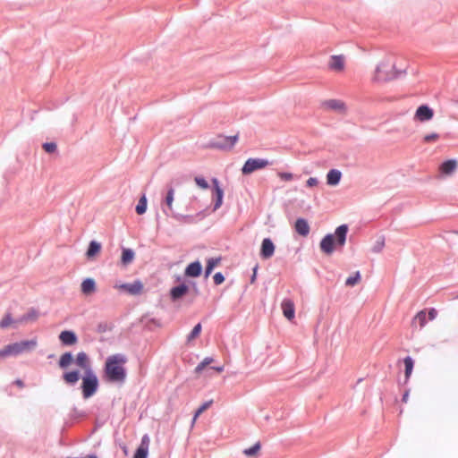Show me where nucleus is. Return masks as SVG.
I'll return each instance as SVG.
<instances>
[{
	"mask_svg": "<svg viewBox=\"0 0 458 458\" xmlns=\"http://www.w3.org/2000/svg\"><path fill=\"white\" fill-rule=\"evenodd\" d=\"M61 378L68 386H75L81 380L80 390L84 400L90 399L99 390L100 381L95 370L81 373V369H72L64 371Z\"/></svg>",
	"mask_w": 458,
	"mask_h": 458,
	"instance_id": "f257e3e1",
	"label": "nucleus"
},
{
	"mask_svg": "<svg viewBox=\"0 0 458 458\" xmlns=\"http://www.w3.org/2000/svg\"><path fill=\"white\" fill-rule=\"evenodd\" d=\"M128 359L125 354L115 353L108 356L104 363L102 378L106 383L123 385L127 377L125 364Z\"/></svg>",
	"mask_w": 458,
	"mask_h": 458,
	"instance_id": "f03ea898",
	"label": "nucleus"
},
{
	"mask_svg": "<svg viewBox=\"0 0 458 458\" xmlns=\"http://www.w3.org/2000/svg\"><path fill=\"white\" fill-rule=\"evenodd\" d=\"M349 225L342 224L333 233H326L319 242V250L326 256H332L335 251L343 250L346 244Z\"/></svg>",
	"mask_w": 458,
	"mask_h": 458,
	"instance_id": "7ed1b4c3",
	"label": "nucleus"
},
{
	"mask_svg": "<svg viewBox=\"0 0 458 458\" xmlns=\"http://www.w3.org/2000/svg\"><path fill=\"white\" fill-rule=\"evenodd\" d=\"M189 279L181 275L174 276V284L169 289L168 296L172 302L181 301L185 296L190 294Z\"/></svg>",
	"mask_w": 458,
	"mask_h": 458,
	"instance_id": "20e7f679",
	"label": "nucleus"
},
{
	"mask_svg": "<svg viewBox=\"0 0 458 458\" xmlns=\"http://www.w3.org/2000/svg\"><path fill=\"white\" fill-rule=\"evenodd\" d=\"M238 140L239 133L230 136L218 134L216 137L208 140V147L214 149L230 150L234 147Z\"/></svg>",
	"mask_w": 458,
	"mask_h": 458,
	"instance_id": "39448f33",
	"label": "nucleus"
},
{
	"mask_svg": "<svg viewBox=\"0 0 458 458\" xmlns=\"http://www.w3.org/2000/svg\"><path fill=\"white\" fill-rule=\"evenodd\" d=\"M388 67V63L381 62L378 64L375 69L374 81H388L391 80L398 79L402 74L406 73L405 69H397L394 64L391 65V73H387L386 75L381 76L380 72L383 71V68Z\"/></svg>",
	"mask_w": 458,
	"mask_h": 458,
	"instance_id": "423d86ee",
	"label": "nucleus"
},
{
	"mask_svg": "<svg viewBox=\"0 0 458 458\" xmlns=\"http://www.w3.org/2000/svg\"><path fill=\"white\" fill-rule=\"evenodd\" d=\"M271 165V161L267 158L249 157L241 168L243 175H250L252 173L261 170Z\"/></svg>",
	"mask_w": 458,
	"mask_h": 458,
	"instance_id": "0eeeda50",
	"label": "nucleus"
},
{
	"mask_svg": "<svg viewBox=\"0 0 458 458\" xmlns=\"http://www.w3.org/2000/svg\"><path fill=\"white\" fill-rule=\"evenodd\" d=\"M213 211L220 208L224 202L225 190L216 177L211 178Z\"/></svg>",
	"mask_w": 458,
	"mask_h": 458,
	"instance_id": "6e6552de",
	"label": "nucleus"
},
{
	"mask_svg": "<svg viewBox=\"0 0 458 458\" xmlns=\"http://www.w3.org/2000/svg\"><path fill=\"white\" fill-rule=\"evenodd\" d=\"M114 288L118 289L120 292L126 293L129 295L137 296L142 293L144 284L140 279H136L131 283L116 284Z\"/></svg>",
	"mask_w": 458,
	"mask_h": 458,
	"instance_id": "1a4fd4ad",
	"label": "nucleus"
},
{
	"mask_svg": "<svg viewBox=\"0 0 458 458\" xmlns=\"http://www.w3.org/2000/svg\"><path fill=\"white\" fill-rule=\"evenodd\" d=\"M203 273V266L199 259H195L185 267L182 276L186 279H196Z\"/></svg>",
	"mask_w": 458,
	"mask_h": 458,
	"instance_id": "9d476101",
	"label": "nucleus"
},
{
	"mask_svg": "<svg viewBox=\"0 0 458 458\" xmlns=\"http://www.w3.org/2000/svg\"><path fill=\"white\" fill-rule=\"evenodd\" d=\"M435 111L428 104L420 105L414 114L413 120L426 123L433 119Z\"/></svg>",
	"mask_w": 458,
	"mask_h": 458,
	"instance_id": "9b49d317",
	"label": "nucleus"
},
{
	"mask_svg": "<svg viewBox=\"0 0 458 458\" xmlns=\"http://www.w3.org/2000/svg\"><path fill=\"white\" fill-rule=\"evenodd\" d=\"M74 360V364L77 366L76 369H81V373L94 370L92 360L87 352L83 351L79 352Z\"/></svg>",
	"mask_w": 458,
	"mask_h": 458,
	"instance_id": "f8f14e48",
	"label": "nucleus"
},
{
	"mask_svg": "<svg viewBox=\"0 0 458 458\" xmlns=\"http://www.w3.org/2000/svg\"><path fill=\"white\" fill-rule=\"evenodd\" d=\"M174 200V188L173 187L172 183H169L166 185V193L165 197L162 199V211L166 216H172V212H174L173 210V202Z\"/></svg>",
	"mask_w": 458,
	"mask_h": 458,
	"instance_id": "ddd939ff",
	"label": "nucleus"
},
{
	"mask_svg": "<svg viewBox=\"0 0 458 458\" xmlns=\"http://www.w3.org/2000/svg\"><path fill=\"white\" fill-rule=\"evenodd\" d=\"M59 342L62 346L71 347L78 344L79 337L72 329H64L58 335Z\"/></svg>",
	"mask_w": 458,
	"mask_h": 458,
	"instance_id": "4468645a",
	"label": "nucleus"
},
{
	"mask_svg": "<svg viewBox=\"0 0 458 458\" xmlns=\"http://www.w3.org/2000/svg\"><path fill=\"white\" fill-rule=\"evenodd\" d=\"M276 245L273 240L270 237H266L262 240L260 249H259V257L263 260H267L272 258L275 254Z\"/></svg>",
	"mask_w": 458,
	"mask_h": 458,
	"instance_id": "2eb2a0df",
	"label": "nucleus"
},
{
	"mask_svg": "<svg viewBox=\"0 0 458 458\" xmlns=\"http://www.w3.org/2000/svg\"><path fill=\"white\" fill-rule=\"evenodd\" d=\"M458 168V161L456 158H448L444 160L438 168L441 177H447L452 175Z\"/></svg>",
	"mask_w": 458,
	"mask_h": 458,
	"instance_id": "dca6fc26",
	"label": "nucleus"
},
{
	"mask_svg": "<svg viewBox=\"0 0 458 458\" xmlns=\"http://www.w3.org/2000/svg\"><path fill=\"white\" fill-rule=\"evenodd\" d=\"M149 444L150 437L148 434H144L133 453L132 458H148Z\"/></svg>",
	"mask_w": 458,
	"mask_h": 458,
	"instance_id": "f3484780",
	"label": "nucleus"
},
{
	"mask_svg": "<svg viewBox=\"0 0 458 458\" xmlns=\"http://www.w3.org/2000/svg\"><path fill=\"white\" fill-rule=\"evenodd\" d=\"M293 229L298 235L307 237L310 232V226L308 219L301 216L297 217L293 224Z\"/></svg>",
	"mask_w": 458,
	"mask_h": 458,
	"instance_id": "a211bd4d",
	"label": "nucleus"
},
{
	"mask_svg": "<svg viewBox=\"0 0 458 458\" xmlns=\"http://www.w3.org/2000/svg\"><path fill=\"white\" fill-rule=\"evenodd\" d=\"M14 344L17 349V353L20 355L21 353L30 352L34 350L38 345V341L37 338L34 337L31 339H24L19 342H14Z\"/></svg>",
	"mask_w": 458,
	"mask_h": 458,
	"instance_id": "6ab92c4d",
	"label": "nucleus"
},
{
	"mask_svg": "<svg viewBox=\"0 0 458 458\" xmlns=\"http://www.w3.org/2000/svg\"><path fill=\"white\" fill-rule=\"evenodd\" d=\"M74 355L71 351L64 352L59 357L57 361L58 367L64 371L70 370L69 368L74 364Z\"/></svg>",
	"mask_w": 458,
	"mask_h": 458,
	"instance_id": "aec40b11",
	"label": "nucleus"
},
{
	"mask_svg": "<svg viewBox=\"0 0 458 458\" xmlns=\"http://www.w3.org/2000/svg\"><path fill=\"white\" fill-rule=\"evenodd\" d=\"M281 308L285 318L293 320L295 318V305L291 299L284 298L282 301Z\"/></svg>",
	"mask_w": 458,
	"mask_h": 458,
	"instance_id": "412c9836",
	"label": "nucleus"
},
{
	"mask_svg": "<svg viewBox=\"0 0 458 458\" xmlns=\"http://www.w3.org/2000/svg\"><path fill=\"white\" fill-rule=\"evenodd\" d=\"M121 251L120 265L126 267L133 262L135 259V251L133 249L124 246L121 247Z\"/></svg>",
	"mask_w": 458,
	"mask_h": 458,
	"instance_id": "4be33fe9",
	"label": "nucleus"
},
{
	"mask_svg": "<svg viewBox=\"0 0 458 458\" xmlns=\"http://www.w3.org/2000/svg\"><path fill=\"white\" fill-rule=\"evenodd\" d=\"M343 174L339 169L331 168L326 175L327 184L331 187H335L340 183Z\"/></svg>",
	"mask_w": 458,
	"mask_h": 458,
	"instance_id": "5701e85b",
	"label": "nucleus"
},
{
	"mask_svg": "<svg viewBox=\"0 0 458 458\" xmlns=\"http://www.w3.org/2000/svg\"><path fill=\"white\" fill-rule=\"evenodd\" d=\"M101 250H102L101 242H99L96 240H91L89 242L88 248L85 252V256H86L87 259L90 260V259H95L100 253Z\"/></svg>",
	"mask_w": 458,
	"mask_h": 458,
	"instance_id": "b1692460",
	"label": "nucleus"
},
{
	"mask_svg": "<svg viewBox=\"0 0 458 458\" xmlns=\"http://www.w3.org/2000/svg\"><path fill=\"white\" fill-rule=\"evenodd\" d=\"M403 362L404 365V381L403 384L406 385L409 382L413 372L415 360L411 356L407 355L403 359Z\"/></svg>",
	"mask_w": 458,
	"mask_h": 458,
	"instance_id": "393cba45",
	"label": "nucleus"
},
{
	"mask_svg": "<svg viewBox=\"0 0 458 458\" xmlns=\"http://www.w3.org/2000/svg\"><path fill=\"white\" fill-rule=\"evenodd\" d=\"M68 417L71 420V423L68 426L72 427V425L79 423L81 420L86 419L87 412L85 411L79 410L76 406H72L68 414Z\"/></svg>",
	"mask_w": 458,
	"mask_h": 458,
	"instance_id": "a878e982",
	"label": "nucleus"
},
{
	"mask_svg": "<svg viewBox=\"0 0 458 458\" xmlns=\"http://www.w3.org/2000/svg\"><path fill=\"white\" fill-rule=\"evenodd\" d=\"M97 291V284L94 278L86 277L81 284V292L85 295L92 294Z\"/></svg>",
	"mask_w": 458,
	"mask_h": 458,
	"instance_id": "bb28decb",
	"label": "nucleus"
},
{
	"mask_svg": "<svg viewBox=\"0 0 458 458\" xmlns=\"http://www.w3.org/2000/svg\"><path fill=\"white\" fill-rule=\"evenodd\" d=\"M323 105L331 110H335L340 113L346 111V105L344 101L339 99H328L326 100Z\"/></svg>",
	"mask_w": 458,
	"mask_h": 458,
	"instance_id": "cd10ccee",
	"label": "nucleus"
},
{
	"mask_svg": "<svg viewBox=\"0 0 458 458\" xmlns=\"http://www.w3.org/2000/svg\"><path fill=\"white\" fill-rule=\"evenodd\" d=\"M328 65L335 71L343 70L344 68V56L343 55H331Z\"/></svg>",
	"mask_w": 458,
	"mask_h": 458,
	"instance_id": "c85d7f7f",
	"label": "nucleus"
},
{
	"mask_svg": "<svg viewBox=\"0 0 458 458\" xmlns=\"http://www.w3.org/2000/svg\"><path fill=\"white\" fill-rule=\"evenodd\" d=\"M39 316V311L36 308H30L27 312L22 314L21 317L17 318L19 323H23L27 321L36 320Z\"/></svg>",
	"mask_w": 458,
	"mask_h": 458,
	"instance_id": "c756f323",
	"label": "nucleus"
},
{
	"mask_svg": "<svg viewBox=\"0 0 458 458\" xmlns=\"http://www.w3.org/2000/svg\"><path fill=\"white\" fill-rule=\"evenodd\" d=\"M428 319L427 317V309L421 310L416 313L412 318V325L419 324L420 327L422 328L426 326Z\"/></svg>",
	"mask_w": 458,
	"mask_h": 458,
	"instance_id": "7c9ffc66",
	"label": "nucleus"
},
{
	"mask_svg": "<svg viewBox=\"0 0 458 458\" xmlns=\"http://www.w3.org/2000/svg\"><path fill=\"white\" fill-rule=\"evenodd\" d=\"M261 447H262L261 443L259 441H258V442L254 443L252 445H250V447L245 448L242 451V454L249 458H255L259 454Z\"/></svg>",
	"mask_w": 458,
	"mask_h": 458,
	"instance_id": "2f4dec72",
	"label": "nucleus"
},
{
	"mask_svg": "<svg viewBox=\"0 0 458 458\" xmlns=\"http://www.w3.org/2000/svg\"><path fill=\"white\" fill-rule=\"evenodd\" d=\"M9 356H18L14 343L8 344L0 349V359H4Z\"/></svg>",
	"mask_w": 458,
	"mask_h": 458,
	"instance_id": "473e14b6",
	"label": "nucleus"
},
{
	"mask_svg": "<svg viewBox=\"0 0 458 458\" xmlns=\"http://www.w3.org/2000/svg\"><path fill=\"white\" fill-rule=\"evenodd\" d=\"M172 217L184 224H195L197 222L196 216L194 215H182L177 212H172Z\"/></svg>",
	"mask_w": 458,
	"mask_h": 458,
	"instance_id": "72a5a7b5",
	"label": "nucleus"
},
{
	"mask_svg": "<svg viewBox=\"0 0 458 458\" xmlns=\"http://www.w3.org/2000/svg\"><path fill=\"white\" fill-rule=\"evenodd\" d=\"M148 209V199L145 193H142L140 197L138 203L135 206V212L141 216L146 213Z\"/></svg>",
	"mask_w": 458,
	"mask_h": 458,
	"instance_id": "f704fd0d",
	"label": "nucleus"
},
{
	"mask_svg": "<svg viewBox=\"0 0 458 458\" xmlns=\"http://www.w3.org/2000/svg\"><path fill=\"white\" fill-rule=\"evenodd\" d=\"M361 280V274L359 270L353 272L352 275H350L344 282L345 286L347 287H353L356 284H358Z\"/></svg>",
	"mask_w": 458,
	"mask_h": 458,
	"instance_id": "c9c22d12",
	"label": "nucleus"
},
{
	"mask_svg": "<svg viewBox=\"0 0 458 458\" xmlns=\"http://www.w3.org/2000/svg\"><path fill=\"white\" fill-rule=\"evenodd\" d=\"M201 331H202V325L200 322L197 323L193 327L192 329L191 330V332L188 334L187 337H186V343L187 344H190L191 342L194 341L195 339H197L200 334H201Z\"/></svg>",
	"mask_w": 458,
	"mask_h": 458,
	"instance_id": "e433bc0d",
	"label": "nucleus"
},
{
	"mask_svg": "<svg viewBox=\"0 0 458 458\" xmlns=\"http://www.w3.org/2000/svg\"><path fill=\"white\" fill-rule=\"evenodd\" d=\"M17 318L14 319L10 312H6L0 320V328H7L13 324H18Z\"/></svg>",
	"mask_w": 458,
	"mask_h": 458,
	"instance_id": "4c0bfd02",
	"label": "nucleus"
},
{
	"mask_svg": "<svg viewBox=\"0 0 458 458\" xmlns=\"http://www.w3.org/2000/svg\"><path fill=\"white\" fill-rule=\"evenodd\" d=\"M215 361L213 357L204 358L194 369V373L200 374L206 368H208L212 362Z\"/></svg>",
	"mask_w": 458,
	"mask_h": 458,
	"instance_id": "58836bf2",
	"label": "nucleus"
},
{
	"mask_svg": "<svg viewBox=\"0 0 458 458\" xmlns=\"http://www.w3.org/2000/svg\"><path fill=\"white\" fill-rule=\"evenodd\" d=\"M42 148L47 154H55L58 152V147L55 141H46L42 144Z\"/></svg>",
	"mask_w": 458,
	"mask_h": 458,
	"instance_id": "ea45409f",
	"label": "nucleus"
},
{
	"mask_svg": "<svg viewBox=\"0 0 458 458\" xmlns=\"http://www.w3.org/2000/svg\"><path fill=\"white\" fill-rule=\"evenodd\" d=\"M214 401L212 399L203 402L195 411V417H200L203 412L209 409Z\"/></svg>",
	"mask_w": 458,
	"mask_h": 458,
	"instance_id": "a19ab883",
	"label": "nucleus"
},
{
	"mask_svg": "<svg viewBox=\"0 0 458 458\" xmlns=\"http://www.w3.org/2000/svg\"><path fill=\"white\" fill-rule=\"evenodd\" d=\"M196 185L201 190H208L211 188V185L208 182V180L202 175H197L194 178Z\"/></svg>",
	"mask_w": 458,
	"mask_h": 458,
	"instance_id": "79ce46f5",
	"label": "nucleus"
},
{
	"mask_svg": "<svg viewBox=\"0 0 458 458\" xmlns=\"http://www.w3.org/2000/svg\"><path fill=\"white\" fill-rule=\"evenodd\" d=\"M114 326L112 323L99 322L97 326L96 331L99 334L110 332L114 329Z\"/></svg>",
	"mask_w": 458,
	"mask_h": 458,
	"instance_id": "37998d69",
	"label": "nucleus"
},
{
	"mask_svg": "<svg viewBox=\"0 0 458 458\" xmlns=\"http://www.w3.org/2000/svg\"><path fill=\"white\" fill-rule=\"evenodd\" d=\"M222 261V257L221 256H217V257H211V258H208L206 259V267H209V268H212L213 270H215V268L221 263Z\"/></svg>",
	"mask_w": 458,
	"mask_h": 458,
	"instance_id": "c03bdc74",
	"label": "nucleus"
},
{
	"mask_svg": "<svg viewBox=\"0 0 458 458\" xmlns=\"http://www.w3.org/2000/svg\"><path fill=\"white\" fill-rule=\"evenodd\" d=\"M385 246V237L384 236H380L377 241L376 242L374 243L371 250L372 252L374 253H379L381 252V250H383Z\"/></svg>",
	"mask_w": 458,
	"mask_h": 458,
	"instance_id": "a18cd8bd",
	"label": "nucleus"
},
{
	"mask_svg": "<svg viewBox=\"0 0 458 458\" xmlns=\"http://www.w3.org/2000/svg\"><path fill=\"white\" fill-rule=\"evenodd\" d=\"M189 288L190 293H192L194 297H197L200 294L198 283L194 279H189Z\"/></svg>",
	"mask_w": 458,
	"mask_h": 458,
	"instance_id": "49530a36",
	"label": "nucleus"
},
{
	"mask_svg": "<svg viewBox=\"0 0 458 458\" xmlns=\"http://www.w3.org/2000/svg\"><path fill=\"white\" fill-rule=\"evenodd\" d=\"M278 177L281 179V181L284 182H290L293 181L295 178V174L291 172H278L277 173Z\"/></svg>",
	"mask_w": 458,
	"mask_h": 458,
	"instance_id": "de8ad7c7",
	"label": "nucleus"
},
{
	"mask_svg": "<svg viewBox=\"0 0 458 458\" xmlns=\"http://www.w3.org/2000/svg\"><path fill=\"white\" fill-rule=\"evenodd\" d=\"M225 280V276L222 272H216L213 276V282L215 285L222 284Z\"/></svg>",
	"mask_w": 458,
	"mask_h": 458,
	"instance_id": "09e8293b",
	"label": "nucleus"
},
{
	"mask_svg": "<svg viewBox=\"0 0 458 458\" xmlns=\"http://www.w3.org/2000/svg\"><path fill=\"white\" fill-rule=\"evenodd\" d=\"M439 139V134L437 132H430L423 137V141L428 143Z\"/></svg>",
	"mask_w": 458,
	"mask_h": 458,
	"instance_id": "8fccbe9b",
	"label": "nucleus"
},
{
	"mask_svg": "<svg viewBox=\"0 0 458 458\" xmlns=\"http://www.w3.org/2000/svg\"><path fill=\"white\" fill-rule=\"evenodd\" d=\"M147 327L149 328H151L152 327H161V323L159 319H157V318H150L147 321Z\"/></svg>",
	"mask_w": 458,
	"mask_h": 458,
	"instance_id": "3c124183",
	"label": "nucleus"
},
{
	"mask_svg": "<svg viewBox=\"0 0 458 458\" xmlns=\"http://www.w3.org/2000/svg\"><path fill=\"white\" fill-rule=\"evenodd\" d=\"M437 316V310L436 308H429L427 310V317L428 320H434Z\"/></svg>",
	"mask_w": 458,
	"mask_h": 458,
	"instance_id": "603ef678",
	"label": "nucleus"
},
{
	"mask_svg": "<svg viewBox=\"0 0 458 458\" xmlns=\"http://www.w3.org/2000/svg\"><path fill=\"white\" fill-rule=\"evenodd\" d=\"M258 270H259V264H256L252 267V274L250 276V284H254L256 282L257 276H258Z\"/></svg>",
	"mask_w": 458,
	"mask_h": 458,
	"instance_id": "864d4df0",
	"label": "nucleus"
},
{
	"mask_svg": "<svg viewBox=\"0 0 458 458\" xmlns=\"http://www.w3.org/2000/svg\"><path fill=\"white\" fill-rule=\"evenodd\" d=\"M318 179L317 177H310L307 181H306V187L308 188H312V187H315L318 184Z\"/></svg>",
	"mask_w": 458,
	"mask_h": 458,
	"instance_id": "5fc2aeb1",
	"label": "nucleus"
},
{
	"mask_svg": "<svg viewBox=\"0 0 458 458\" xmlns=\"http://www.w3.org/2000/svg\"><path fill=\"white\" fill-rule=\"evenodd\" d=\"M208 215V208H204L199 212H197L194 216H196V220L199 221L206 217Z\"/></svg>",
	"mask_w": 458,
	"mask_h": 458,
	"instance_id": "6e6d98bb",
	"label": "nucleus"
},
{
	"mask_svg": "<svg viewBox=\"0 0 458 458\" xmlns=\"http://www.w3.org/2000/svg\"><path fill=\"white\" fill-rule=\"evenodd\" d=\"M410 392H411V389L410 388H407L403 391V394H402V402L403 403H407L408 402V399H409V396H410Z\"/></svg>",
	"mask_w": 458,
	"mask_h": 458,
	"instance_id": "4d7b16f0",
	"label": "nucleus"
},
{
	"mask_svg": "<svg viewBox=\"0 0 458 458\" xmlns=\"http://www.w3.org/2000/svg\"><path fill=\"white\" fill-rule=\"evenodd\" d=\"M103 425L104 421L96 420L91 434L96 433Z\"/></svg>",
	"mask_w": 458,
	"mask_h": 458,
	"instance_id": "13d9d810",
	"label": "nucleus"
},
{
	"mask_svg": "<svg viewBox=\"0 0 458 458\" xmlns=\"http://www.w3.org/2000/svg\"><path fill=\"white\" fill-rule=\"evenodd\" d=\"M213 269L212 268H209V267H206L203 268V273H204V277L207 279L208 278L211 274L213 273Z\"/></svg>",
	"mask_w": 458,
	"mask_h": 458,
	"instance_id": "bf43d9fd",
	"label": "nucleus"
},
{
	"mask_svg": "<svg viewBox=\"0 0 458 458\" xmlns=\"http://www.w3.org/2000/svg\"><path fill=\"white\" fill-rule=\"evenodd\" d=\"M65 458H99L97 454L90 453L86 454L85 456H79V457H72V456H67Z\"/></svg>",
	"mask_w": 458,
	"mask_h": 458,
	"instance_id": "052dcab7",
	"label": "nucleus"
},
{
	"mask_svg": "<svg viewBox=\"0 0 458 458\" xmlns=\"http://www.w3.org/2000/svg\"><path fill=\"white\" fill-rule=\"evenodd\" d=\"M120 448L122 449V451L125 456L129 455V448L125 444H121Z\"/></svg>",
	"mask_w": 458,
	"mask_h": 458,
	"instance_id": "680f3d73",
	"label": "nucleus"
},
{
	"mask_svg": "<svg viewBox=\"0 0 458 458\" xmlns=\"http://www.w3.org/2000/svg\"><path fill=\"white\" fill-rule=\"evenodd\" d=\"M391 65L388 64V67L383 68V71L380 72L381 76L386 75L387 73H391Z\"/></svg>",
	"mask_w": 458,
	"mask_h": 458,
	"instance_id": "e2e57ef3",
	"label": "nucleus"
},
{
	"mask_svg": "<svg viewBox=\"0 0 458 458\" xmlns=\"http://www.w3.org/2000/svg\"><path fill=\"white\" fill-rule=\"evenodd\" d=\"M13 383H14L17 386H19V387H21V388H22V387H24V386H25V384H24L23 380H22V379H21V378H17V379H15Z\"/></svg>",
	"mask_w": 458,
	"mask_h": 458,
	"instance_id": "0e129e2a",
	"label": "nucleus"
},
{
	"mask_svg": "<svg viewBox=\"0 0 458 458\" xmlns=\"http://www.w3.org/2000/svg\"><path fill=\"white\" fill-rule=\"evenodd\" d=\"M210 369L220 373L224 370V366H211Z\"/></svg>",
	"mask_w": 458,
	"mask_h": 458,
	"instance_id": "69168bd1",
	"label": "nucleus"
},
{
	"mask_svg": "<svg viewBox=\"0 0 458 458\" xmlns=\"http://www.w3.org/2000/svg\"><path fill=\"white\" fill-rule=\"evenodd\" d=\"M199 417H195V412L193 411V414H192V419H191V426H193L196 422V420L199 419Z\"/></svg>",
	"mask_w": 458,
	"mask_h": 458,
	"instance_id": "338daca9",
	"label": "nucleus"
},
{
	"mask_svg": "<svg viewBox=\"0 0 458 458\" xmlns=\"http://www.w3.org/2000/svg\"><path fill=\"white\" fill-rule=\"evenodd\" d=\"M194 301V298H192L189 303H192Z\"/></svg>",
	"mask_w": 458,
	"mask_h": 458,
	"instance_id": "774afa93",
	"label": "nucleus"
}]
</instances>
